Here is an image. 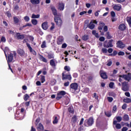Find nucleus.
Segmentation results:
<instances>
[{
    "instance_id": "obj_37",
    "label": "nucleus",
    "mask_w": 131,
    "mask_h": 131,
    "mask_svg": "<svg viewBox=\"0 0 131 131\" xmlns=\"http://www.w3.org/2000/svg\"><path fill=\"white\" fill-rule=\"evenodd\" d=\"M104 113L107 117H110L112 115L111 112H105Z\"/></svg>"
},
{
    "instance_id": "obj_50",
    "label": "nucleus",
    "mask_w": 131,
    "mask_h": 131,
    "mask_svg": "<svg viewBox=\"0 0 131 131\" xmlns=\"http://www.w3.org/2000/svg\"><path fill=\"white\" fill-rule=\"evenodd\" d=\"M84 129V127L83 126H81L78 129V131H83Z\"/></svg>"
},
{
    "instance_id": "obj_10",
    "label": "nucleus",
    "mask_w": 131,
    "mask_h": 131,
    "mask_svg": "<svg viewBox=\"0 0 131 131\" xmlns=\"http://www.w3.org/2000/svg\"><path fill=\"white\" fill-rule=\"evenodd\" d=\"M70 86L71 91H72V90H74V91H77V88H78V85L76 83H73L70 85Z\"/></svg>"
},
{
    "instance_id": "obj_13",
    "label": "nucleus",
    "mask_w": 131,
    "mask_h": 131,
    "mask_svg": "<svg viewBox=\"0 0 131 131\" xmlns=\"http://www.w3.org/2000/svg\"><path fill=\"white\" fill-rule=\"evenodd\" d=\"M126 29V27L124 24H121L118 27V29L121 31H124V30Z\"/></svg>"
},
{
    "instance_id": "obj_44",
    "label": "nucleus",
    "mask_w": 131,
    "mask_h": 131,
    "mask_svg": "<svg viewBox=\"0 0 131 131\" xmlns=\"http://www.w3.org/2000/svg\"><path fill=\"white\" fill-rule=\"evenodd\" d=\"M116 110H117V106L116 105H114L113 107V113H115V112H116Z\"/></svg>"
},
{
    "instance_id": "obj_47",
    "label": "nucleus",
    "mask_w": 131,
    "mask_h": 131,
    "mask_svg": "<svg viewBox=\"0 0 131 131\" xmlns=\"http://www.w3.org/2000/svg\"><path fill=\"white\" fill-rule=\"evenodd\" d=\"M56 100H60L62 99V96L60 95L59 93H57V96L56 98Z\"/></svg>"
},
{
    "instance_id": "obj_49",
    "label": "nucleus",
    "mask_w": 131,
    "mask_h": 131,
    "mask_svg": "<svg viewBox=\"0 0 131 131\" xmlns=\"http://www.w3.org/2000/svg\"><path fill=\"white\" fill-rule=\"evenodd\" d=\"M30 52L31 53H32V54H34V56L36 55V52H35L34 50L32 49V48L30 50Z\"/></svg>"
},
{
    "instance_id": "obj_30",
    "label": "nucleus",
    "mask_w": 131,
    "mask_h": 131,
    "mask_svg": "<svg viewBox=\"0 0 131 131\" xmlns=\"http://www.w3.org/2000/svg\"><path fill=\"white\" fill-rule=\"evenodd\" d=\"M41 48L42 49H45V48H47V42H46V41H43L42 42V44L41 45Z\"/></svg>"
},
{
    "instance_id": "obj_57",
    "label": "nucleus",
    "mask_w": 131,
    "mask_h": 131,
    "mask_svg": "<svg viewBox=\"0 0 131 131\" xmlns=\"http://www.w3.org/2000/svg\"><path fill=\"white\" fill-rule=\"evenodd\" d=\"M6 37H5L4 36H2L1 38V41H2V42H6Z\"/></svg>"
},
{
    "instance_id": "obj_36",
    "label": "nucleus",
    "mask_w": 131,
    "mask_h": 131,
    "mask_svg": "<svg viewBox=\"0 0 131 131\" xmlns=\"http://www.w3.org/2000/svg\"><path fill=\"white\" fill-rule=\"evenodd\" d=\"M28 99H29V95H28V94H26L24 96V99L25 100V101H27Z\"/></svg>"
},
{
    "instance_id": "obj_15",
    "label": "nucleus",
    "mask_w": 131,
    "mask_h": 131,
    "mask_svg": "<svg viewBox=\"0 0 131 131\" xmlns=\"http://www.w3.org/2000/svg\"><path fill=\"white\" fill-rule=\"evenodd\" d=\"M113 9L116 11H120L121 9V5H113Z\"/></svg>"
},
{
    "instance_id": "obj_51",
    "label": "nucleus",
    "mask_w": 131,
    "mask_h": 131,
    "mask_svg": "<svg viewBox=\"0 0 131 131\" xmlns=\"http://www.w3.org/2000/svg\"><path fill=\"white\" fill-rule=\"evenodd\" d=\"M64 70L66 71H70V68L68 66H65L64 68Z\"/></svg>"
},
{
    "instance_id": "obj_7",
    "label": "nucleus",
    "mask_w": 131,
    "mask_h": 131,
    "mask_svg": "<svg viewBox=\"0 0 131 131\" xmlns=\"http://www.w3.org/2000/svg\"><path fill=\"white\" fill-rule=\"evenodd\" d=\"M14 37L16 39H24V37H25L24 35H21L20 33H16Z\"/></svg>"
},
{
    "instance_id": "obj_33",
    "label": "nucleus",
    "mask_w": 131,
    "mask_h": 131,
    "mask_svg": "<svg viewBox=\"0 0 131 131\" xmlns=\"http://www.w3.org/2000/svg\"><path fill=\"white\" fill-rule=\"evenodd\" d=\"M13 20L15 23V24H17L19 23V18L16 17H13Z\"/></svg>"
},
{
    "instance_id": "obj_48",
    "label": "nucleus",
    "mask_w": 131,
    "mask_h": 131,
    "mask_svg": "<svg viewBox=\"0 0 131 131\" xmlns=\"http://www.w3.org/2000/svg\"><path fill=\"white\" fill-rule=\"evenodd\" d=\"M117 72H118L117 70H114L113 71V74L111 75V76H113V77H114V76H115V74H116Z\"/></svg>"
},
{
    "instance_id": "obj_35",
    "label": "nucleus",
    "mask_w": 131,
    "mask_h": 131,
    "mask_svg": "<svg viewBox=\"0 0 131 131\" xmlns=\"http://www.w3.org/2000/svg\"><path fill=\"white\" fill-rule=\"evenodd\" d=\"M92 34L93 35H95L96 37H99V34H98V33H97L95 30H93L92 31Z\"/></svg>"
},
{
    "instance_id": "obj_61",
    "label": "nucleus",
    "mask_w": 131,
    "mask_h": 131,
    "mask_svg": "<svg viewBox=\"0 0 131 131\" xmlns=\"http://www.w3.org/2000/svg\"><path fill=\"white\" fill-rule=\"evenodd\" d=\"M111 15L112 17H115V16H116L115 12L114 11H112L111 12Z\"/></svg>"
},
{
    "instance_id": "obj_43",
    "label": "nucleus",
    "mask_w": 131,
    "mask_h": 131,
    "mask_svg": "<svg viewBox=\"0 0 131 131\" xmlns=\"http://www.w3.org/2000/svg\"><path fill=\"white\" fill-rule=\"evenodd\" d=\"M24 19L26 21V22H28L30 20V18H29V16H25Z\"/></svg>"
},
{
    "instance_id": "obj_8",
    "label": "nucleus",
    "mask_w": 131,
    "mask_h": 131,
    "mask_svg": "<svg viewBox=\"0 0 131 131\" xmlns=\"http://www.w3.org/2000/svg\"><path fill=\"white\" fill-rule=\"evenodd\" d=\"M62 76L63 80H64L65 79H69V80H71V75H65V72L62 73Z\"/></svg>"
},
{
    "instance_id": "obj_64",
    "label": "nucleus",
    "mask_w": 131,
    "mask_h": 131,
    "mask_svg": "<svg viewBox=\"0 0 131 131\" xmlns=\"http://www.w3.org/2000/svg\"><path fill=\"white\" fill-rule=\"evenodd\" d=\"M128 129V128L126 127H123L122 128V131H126Z\"/></svg>"
},
{
    "instance_id": "obj_6",
    "label": "nucleus",
    "mask_w": 131,
    "mask_h": 131,
    "mask_svg": "<svg viewBox=\"0 0 131 131\" xmlns=\"http://www.w3.org/2000/svg\"><path fill=\"white\" fill-rule=\"evenodd\" d=\"M17 54L19 55L21 57H25L26 56V54L25 53V51L23 49H18L17 50Z\"/></svg>"
},
{
    "instance_id": "obj_24",
    "label": "nucleus",
    "mask_w": 131,
    "mask_h": 131,
    "mask_svg": "<svg viewBox=\"0 0 131 131\" xmlns=\"http://www.w3.org/2000/svg\"><path fill=\"white\" fill-rule=\"evenodd\" d=\"M55 55H54V53H49L48 54V59H53L54 58Z\"/></svg>"
},
{
    "instance_id": "obj_56",
    "label": "nucleus",
    "mask_w": 131,
    "mask_h": 131,
    "mask_svg": "<svg viewBox=\"0 0 131 131\" xmlns=\"http://www.w3.org/2000/svg\"><path fill=\"white\" fill-rule=\"evenodd\" d=\"M68 111L70 113H73V108L70 107L68 108Z\"/></svg>"
},
{
    "instance_id": "obj_59",
    "label": "nucleus",
    "mask_w": 131,
    "mask_h": 131,
    "mask_svg": "<svg viewBox=\"0 0 131 131\" xmlns=\"http://www.w3.org/2000/svg\"><path fill=\"white\" fill-rule=\"evenodd\" d=\"M82 103L83 105H85L88 103V101H86V99H83Z\"/></svg>"
},
{
    "instance_id": "obj_52",
    "label": "nucleus",
    "mask_w": 131,
    "mask_h": 131,
    "mask_svg": "<svg viewBox=\"0 0 131 131\" xmlns=\"http://www.w3.org/2000/svg\"><path fill=\"white\" fill-rule=\"evenodd\" d=\"M107 100L110 102V103H111L112 101H113V98L111 97H108Z\"/></svg>"
},
{
    "instance_id": "obj_45",
    "label": "nucleus",
    "mask_w": 131,
    "mask_h": 131,
    "mask_svg": "<svg viewBox=\"0 0 131 131\" xmlns=\"http://www.w3.org/2000/svg\"><path fill=\"white\" fill-rule=\"evenodd\" d=\"M6 15L7 16V17H8L9 18H10V17H12V14H11V12H10V11H7L6 13Z\"/></svg>"
},
{
    "instance_id": "obj_2",
    "label": "nucleus",
    "mask_w": 131,
    "mask_h": 131,
    "mask_svg": "<svg viewBox=\"0 0 131 131\" xmlns=\"http://www.w3.org/2000/svg\"><path fill=\"white\" fill-rule=\"evenodd\" d=\"M129 90V85L128 82L124 81L122 83V90L124 92H127Z\"/></svg>"
},
{
    "instance_id": "obj_9",
    "label": "nucleus",
    "mask_w": 131,
    "mask_h": 131,
    "mask_svg": "<svg viewBox=\"0 0 131 131\" xmlns=\"http://www.w3.org/2000/svg\"><path fill=\"white\" fill-rule=\"evenodd\" d=\"M85 122H87L89 126H92L94 124V119L93 118H90L88 120H86Z\"/></svg>"
},
{
    "instance_id": "obj_39",
    "label": "nucleus",
    "mask_w": 131,
    "mask_h": 131,
    "mask_svg": "<svg viewBox=\"0 0 131 131\" xmlns=\"http://www.w3.org/2000/svg\"><path fill=\"white\" fill-rule=\"evenodd\" d=\"M32 24L33 25H36L37 24V19H32L31 20Z\"/></svg>"
},
{
    "instance_id": "obj_11",
    "label": "nucleus",
    "mask_w": 131,
    "mask_h": 131,
    "mask_svg": "<svg viewBox=\"0 0 131 131\" xmlns=\"http://www.w3.org/2000/svg\"><path fill=\"white\" fill-rule=\"evenodd\" d=\"M117 45L118 48H120V49H123V48L125 47V45L121 41H118L117 43Z\"/></svg>"
},
{
    "instance_id": "obj_16",
    "label": "nucleus",
    "mask_w": 131,
    "mask_h": 131,
    "mask_svg": "<svg viewBox=\"0 0 131 131\" xmlns=\"http://www.w3.org/2000/svg\"><path fill=\"white\" fill-rule=\"evenodd\" d=\"M51 10H52V13H53V15L55 16V17H57V15L58 14V13H57V9H56L55 7L52 6V7H51Z\"/></svg>"
},
{
    "instance_id": "obj_63",
    "label": "nucleus",
    "mask_w": 131,
    "mask_h": 131,
    "mask_svg": "<svg viewBox=\"0 0 131 131\" xmlns=\"http://www.w3.org/2000/svg\"><path fill=\"white\" fill-rule=\"evenodd\" d=\"M99 40H100V41H104V40H105V37H100L99 38Z\"/></svg>"
},
{
    "instance_id": "obj_53",
    "label": "nucleus",
    "mask_w": 131,
    "mask_h": 131,
    "mask_svg": "<svg viewBox=\"0 0 131 131\" xmlns=\"http://www.w3.org/2000/svg\"><path fill=\"white\" fill-rule=\"evenodd\" d=\"M103 31H104V32H106L108 31V27L107 26H104Z\"/></svg>"
},
{
    "instance_id": "obj_38",
    "label": "nucleus",
    "mask_w": 131,
    "mask_h": 131,
    "mask_svg": "<svg viewBox=\"0 0 131 131\" xmlns=\"http://www.w3.org/2000/svg\"><path fill=\"white\" fill-rule=\"evenodd\" d=\"M124 102L125 103H130L131 99H130V98H126L124 99Z\"/></svg>"
},
{
    "instance_id": "obj_46",
    "label": "nucleus",
    "mask_w": 131,
    "mask_h": 131,
    "mask_svg": "<svg viewBox=\"0 0 131 131\" xmlns=\"http://www.w3.org/2000/svg\"><path fill=\"white\" fill-rule=\"evenodd\" d=\"M116 55H117V51H114L113 52V54H109V56H111L112 57H114L116 56Z\"/></svg>"
},
{
    "instance_id": "obj_5",
    "label": "nucleus",
    "mask_w": 131,
    "mask_h": 131,
    "mask_svg": "<svg viewBox=\"0 0 131 131\" xmlns=\"http://www.w3.org/2000/svg\"><path fill=\"white\" fill-rule=\"evenodd\" d=\"M54 21L58 26H61V25H62V19H61V18L55 16Z\"/></svg>"
},
{
    "instance_id": "obj_19",
    "label": "nucleus",
    "mask_w": 131,
    "mask_h": 131,
    "mask_svg": "<svg viewBox=\"0 0 131 131\" xmlns=\"http://www.w3.org/2000/svg\"><path fill=\"white\" fill-rule=\"evenodd\" d=\"M65 7V5L63 3H60L58 5V9L60 11H63L64 10V8Z\"/></svg>"
},
{
    "instance_id": "obj_31",
    "label": "nucleus",
    "mask_w": 131,
    "mask_h": 131,
    "mask_svg": "<svg viewBox=\"0 0 131 131\" xmlns=\"http://www.w3.org/2000/svg\"><path fill=\"white\" fill-rule=\"evenodd\" d=\"M33 19H38V18H39V14L35 15L34 14H33L32 15L31 17Z\"/></svg>"
},
{
    "instance_id": "obj_42",
    "label": "nucleus",
    "mask_w": 131,
    "mask_h": 131,
    "mask_svg": "<svg viewBox=\"0 0 131 131\" xmlns=\"http://www.w3.org/2000/svg\"><path fill=\"white\" fill-rule=\"evenodd\" d=\"M61 96H65L66 95V92L64 91H61L58 93Z\"/></svg>"
},
{
    "instance_id": "obj_40",
    "label": "nucleus",
    "mask_w": 131,
    "mask_h": 131,
    "mask_svg": "<svg viewBox=\"0 0 131 131\" xmlns=\"http://www.w3.org/2000/svg\"><path fill=\"white\" fill-rule=\"evenodd\" d=\"M46 81V77L45 76H41V83H43Z\"/></svg>"
},
{
    "instance_id": "obj_21",
    "label": "nucleus",
    "mask_w": 131,
    "mask_h": 131,
    "mask_svg": "<svg viewBox=\"0 0 131 131\" xmlns=\"http://www.w3.org/2000/svg\"><path fill=\"white\" fill-rule=\"evenodd\" d=\"M63 37H59L57 39V45H62L63 42Z\"/></svg>"
},
{
    "instance_id": "obj_14",
    "label": "nucleus",
    "mask_w": 131,
    "mask_h": 131,
    "mask_svg": "<svg viewBox=\"0 0 131 131\" xmlns=\"http://www.w3.org/2000/svg\"><path fill=\"white\" fill-rule=\"evenodd\" d=\"M113 124L116 125V128L117 129H120V128H121V125L119 123H117V121L115 120L114 119L113 121Z\"/></svg>"
},
{
    "instance_id": "obj_32",
    "label": "nucleus",
    "mask_w": 131,
    "mask_h": 131,
    "mask_svg": "<svg viewBox=\"0 0 131 131\" xmlns=\"http://www.w3.org/2000/svg\"><path fill=\"white\" fill-rule=\"evenodd\" d=\"M53 124H56V123H58V117L57 116L54 117V119L53 121Z\"/></svg>"
},
{
    "instance_id": "obj_4",
    "label": "nucleus",
    "mask_w": 131,
    "mask_h": 131,
    "mask_svg": "<svg viewBox=\"0 0 131 131\" xmlns=\"http://www.w3.org/2000/svg\"><path fill=\"white\" fill-rule=\"evenodd\" d=\"M113 40H110L109 42H107V41H104L103 43V47L104 48H112L113 45H112V42Z\"/></svg>"
},
{
    "instance_id": "obj_55",
    "label": "nucleus",
    "mask_w": 131,
    "mask_h": 131,
    "mask_svg": "<svg viewBox=\"0 0 131 131\" xmlns=\"http://www.w3.org/2000/svg\"><path fill=\"white\" fill-rule=\"evenodd\" d=\"M118 56H124L125 54L123 52L120 51L118 53Z\"/></svg>"
},
{
    "instance_id": "obj_58",
    "label": "nucleus",
    "mask_w": 131,
    "mask_h": 131,
    "mask_svg": "<svg viewBox=\"0 0 131 131\" xmlns=\"http://www.w3.org/2000/svg\"><path fill=\"white\" fill-rule=\"evenodd\" d=\"M114 85V82H111L109 84V87L111 88V89H113V86Z\"/></svg>"
},
{
    "instance_id": "obj_20",
    "label": "nucleus",
    "mask_w": 131,
    "mask_h": 131,
    "mask_svg": "<svg viewBox=\"0 0 131 131\" xmlns=\"http://www.w3.org/2000/svg\"><path fill=\"white\" fill-rule=\"evenodd\" d=\"M30 2L33 5H38L40 3V0H30Z\"/></svg>"
},
{
    "instance_id": "obj_3",
    "label": "nucleus",
    "mask_w": 131,
    "mask_h": 131,
    "mask_svg": "<svg viewBox=\"0 0 131 131\" xmlns=\"http://www.w3.org/2000/svg\"><path fill=\"white\" fill-rule=\"evenodd\" d=\"M119 77H122V78H123L127 81H130L131 80V74L128 73L127 75H120L119 76Z\"/></svg>"
},
{
    "instance_id": "obj_17",
    "label": "nucleus",
    "mask_w": 131,
    "mask_h": 131,
    "mask_svg": "<svg viewBox=\"0 0 131 131\" xmlns=\"http://www.w3.org/2000/svg\"><path fill=\"white\" fill-rule=\"evenodd\" d=\"M42 28L43 29H44V30H47V29H48V28L49 27V26H48V23L47 22H44L42 25Z\"/></svg>"
},
{
    "instance_id": "obj_1",
    "label": "nucleus",
    "mask_w": 131,
    "mask_h": 131,
    "mask_svg": "<svg viewBox=\"0 0 131 131\" xmlns=\"http://www.w3.org/2000/svg\"><path fill=\"white\" fill-rule=\"evenodd\" d=\"M16 56H17L16 51L11 52L8 56V63H11V62H15V61H16Z\"/></svg>"
},
{
    "instance_id": "obj_29",
    "label": "nucleus",
    "mask_w": 131,
    "mask_h": 131,
    "mask_svg": "<svg viewBox=\"0 0 131 131\" xmlns=\"http://www.w3.org/2000/svg\"><path fill=\"white\" fill-rule=\"evenodd\" d=\"M115 118L117 121V122H121V121L122 120V117L120 116H116L115 117Z\"/></svg>"
},
{
    "instance_id": "obj_23",
    "label": "nucleus",
    "mask_w": 131,
    "mask_h": 131,
    "mask_svg": "<svg viewBox=\"0 0 131 131\" xmlns=\"http://www.w3.org/2000/svg\"><path fill=\"white\" fill-rule=\"evenodd\" d=\"M105 26V24L102 21L100 22V26L98 27L99 30H102L103 28Z\"/></svg>"
},
{
    "instance_id": "obj_12",
    "label": "nucleus",
    "mask_w": 131,
    "mask_h": 131,
    "mask_svg": "<svg viewBox=\"0 0 131 131\" xmlns=\"http://www.w3.org/2000/svg\"><path fill=\"white\" fill-rule=\"evenodd\" d=\"M100 75L101 77H102V78H103V79H107V78H108L107 74L102 71H101L100 72Z\"/></svg>"
},
{
    "instance_id": "obj_25",
    "label": "nucleus",
    "mask_w": 131,
    "mask_h": 131,
    "mask_svg": "<svg viewBox=\"0 0 131 131\" xmlns=\"http://www.w3.org/2000/svg\"><path fill=\"white\" fill-rule=\"evenodd\" d=\"M38 130H43V126L41 123H39L37 127Z\"/></svg>"
},
{
    "instance_id": "obj_28",
    "label": "nucleus",
    "mask_w": 131,
    "mask_h": 131,
    "mask_svg": "<svg viewBox=\"0 0 131 131\" xmlns=\"http://www.w3.org/2000/svg\"><path fill=\"white\" fill-rule=\"evenodd\" d=\"M89 28H90V29H94L95 28V25L93 24V21L90 22Z\"/></svg>"
},
{
    "instance_id": "obj_62",
    "label": "nucleus",
    "mask_w": 131,
    "mask_h": 131,
    "mask_svg": "<svg viewBox=\"0 0 131 131\" xmlns=\"http://www.w3.org/2000/svg\"><path fill=\"white\" fill-rule=\"evenodd\" d=\"M14 10H19V6L17 5L13 6Z\"/></svg>"
},
{
    "instance_id": "obj_60",
    "label": "nucleus",
    "mask_w": 131,
    "mask_h": 131,
    "mask_svg": "<svg viewBox=\"0 0 131 131\" xmlns=\"http://www.w3.org/2000/svg\"><path fill=\"white\" fill-rule=\"evenodd\" d=\"M106 65L107 66H108V67L111 66L112 65V61L111 60L108 61Z\"/></svg>"
},
{
    "instance_id": "obj_18",
    "label": "nucleus",
    "mask_w": 131,
    "mask_h": 131,
    "mask_svg": "<svg viewBox=\"0 0 131 131\" xmlns=\"http://www.w3.org/2000/svg\"><path fill=\"white\" fill-rule=\"evenodd\" d=\"M122 118L124 121H128V120H129V117L127 114L124 115Z\"/></svg>"
},
{
    "instance_id": "obj_26",
    "label": "nucleus",
    "mask_w": 131,
    "mask_h": 131,
    "mask_svg": "<svg viewBox=\"0 0 131 131\" xmlns=\"http://www.w3.org/2000/svg\"><path fill=\"white\" fill-rule=\"evenodd\" d=\"M50 64L52 67H56V63L54 59H51L50 61Z\"/></svg>"
},
{
    "instance_id": "obj_54",
    "label": "nucleus",
    "mask_w": 131,
    "mask_h": 131,
    "mask_svg": "<svg viewBox=\"0 0 131 131\" xmlns=\"http://www.w3.org/2000/svg\"><path fill=\"white\" fill-rule=\"evenodd\" d=\"M102 53H104L105 54H106V53H107V52H108V50H107V49L106 48H102L101 50Z\"/></svg>"
},
{
    "instance_id": "obj_34",
    "label": "nucleus",
    "mask_w": 131,
    "mask_h": 131,
    "mask_svg": "<svg viewBox=\"0 0 131 131\" xmlns=\"http://www.w3.org/2000/svg\"><path fill=\"white\" fill-rule=\"evenodd\" d=\"M105 35H106L107 38H108V39H110L112 38V37L111 36V35H110V32H107Z\"/></svg>"
},
{
    "instance_id": "obj_41",
    "label": "nucleus",
    "mask_w": 131,
    "mask_h": 131,
    "mask_svg": "<svg viewBox=\"0 0 131 131\" xmlns=\"http://www.w3.org/2000/svg\"><path fill=\"white\" fill-rule=\"evenodd\" d=\"M82 39L83 40H88V39H89V36L85 35L82 37Z\"/></svg>"
},
{
    "instance_id": "obj_27",
    "label": "nucleus",
    "mask_w": 131,
    "mask_h": 131,
    "mask_svg": "<svg viewBox=\"0 0 131 131\" xmlns=\"http://www.w3.org/2000/svg\"><path fill=\"white\" fill-rule=\"evenodd\" d=\"M126 21L129 24L130 27H131V16H127L126 17Z\"/></svg>"
},
{
    "instance_id": "obj_22",
    "label": "nucleus",
    "mask_w": 131,
    "mask_h": 131,
    "mask_svg": "<svg viewBox=\"0 0 131 131\" xmlns=\"http://www.w3.org/2000/svg\"><path fill=\"white\" fill-rule=\"evenodd\" d=\"M39 59L40 61H42V62H44L45 63H48L47 58H45V57H43L42 55H40Z\"/></svg>"
}]
</instances>
